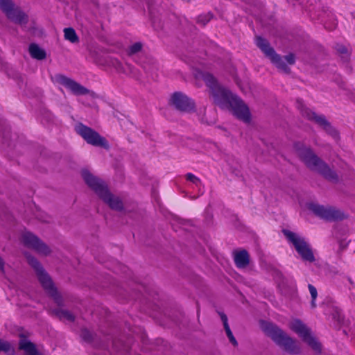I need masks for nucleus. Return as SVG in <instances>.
<instances>
[{
    "instance_id": "6ab92c4d",
    "label": "nucleus",
    "mask_w": 355,
    "mask_h": 355,
    "mask_svg": "<svg viewBox=\"0 0 355 355\" xmlns=\"http://www.w3.org/2000/svg\"><path fill=\"white\" fill-rule=\"evenodd\" d=\"M29 52L31 55L37 60H42L45 58L46 53L44 50L40 48L35 44H31L29 46Z\"/></svg>"
},
{
    "instance_id": "39448f33",
    "label": "nucleus",
    "mask_w": 355,
    "mask_h": 355,
    "mask_svg": "<svg viewBox=\"0 0 355 355\" xmlns=\"http://www.w3.org/2000/svg\"><path fill=\"white\" fill-rule=\"evenodd\" d=\"M27 259L28 263L35 269L38 279L44 289L54 300L58 305H60L62 302V297L54 286L51 277L45 272L43 268L35 258L28 256Z\"/></svg>"
},
{
    "instance_id": "c756f323",
    "label": "nucleus",
    "mask_w": 355,
    "mask_h": 355,
    "mask_svg": "<svg viewBox=\"0 0 355 355\" xmlns=\"http://www.w3.org/2000/svg\"><path fill=\"white\" fill-rule=\"evenodd\" d=\"M284 59L286 60L287 62V64H290V65H293L295 64V56L293 54H288L286 56H284Z\"/></svg>"
},
{
    "instance_id": "dca6fc26",
    "label": "nucleus",
    "mask_w": 355,
    "mask_h": 355,
    "mask_svg": "<svg viewBox=\"0 0 355 355\" xmlns=\"http://www.w3.org/2000/svg\"><path fill=\"white\" fill-rule=\"evenodd\" d=\"M19 348L24 352L25 355H42L38 352L35 345L23 335L20 336Z\"/></svg>"
},
{
    "instance_id": "4be33fe9",
    "label": "nucleus",
    "mask_w": 355,
    "mask_h": 355,
    "mask_svg": "<svg viewBox=\"0 0 355 355\" xmlns=\"http://www.w3.org/2000/svg\"><path fill=\"white\" fill-rule=\"evenodd\" d=\"M121 69H123V72L127 73L130 77L138 80H142V78L141 76V70L139 68H121Z\"/></svg>"
},
{
    "instance_id": "c85d7f7f",
    "label": "nucleus",
    "mask_w": 355,
    "mask_h": 355,
    "mask_svg": "<svg viewBox=\"0 0 355 355\" xmlns=\"http://www.w3.org/2000/svg\"><path fill=\"white\" fill-rule=\"evenodd\" d=\"M211 19L209 15L205 16H199L198 19V22L205 26Z\"/></svg>"
},
{
    "instance_id": "7c9ffc66",
    "label": "nucleus",
    "mask_w": 355,
    "mask_h": 355,
    "mask_svg": "<svg viewBox=\"0 0 355 355\" xmlns=\"http://www.w3.org/2000/svg\"><path fill=\"white\" fill-rule=\"evenodd\" d=\"M3 266H4V262L2 259V258L0 257V270L1 272H3Z\"/></svg>"
},
{
    "instance_id": "2eb2a0df",
    "label": "nucleus",
    "mask_w": 355,
    "mask_h": 355,
    "mask_svg": "<svg viewBox=\"0 0 355 355\" xmlns=\"http://www.w3.org/2000/svg\"><path fill=\"white\" fill-rule=\"evenodd\" d=\"M256 45L269 58L273 64H280L282 58L275 53L274 49L270 46L268 42L261 37H257L255 39Z\"/></svg>"
},
{
    "instance_id": "2f4dec72",
    "label": "nucleus",
    "mask_w": 355,
    "mask_h": 355,
    "mask_svg": "<svg viewBox=\"0 0 355 355\" xmlns=\"http://www.w3.org/2000/svg\"><path fill=\"white\" fill-rule=\"evenodd\" d=\"M279 69L282 71V72L287 73L290 68L284 67V68H279Z\"/></svg>"
},
{
    "instance_id": "20e7f679",
    "label": "nucleus",
    "mask_w": 355,
    "mask_h": 355,
    "mask_svg": "<svg viewBox=\"0 0 355 355\" xmlns=\"http://www.w3.org/2000/svg\"><path fill=\"white\" fill-rule=\"evenodd\" d=\"M261 327L263 331L285 351L291 354H299L300 352V347L298 343L288 336L275 324L270 322H261Z\"/></svg>"
},
{
    "instance_id": "cd10ccee",
    "label": "nucleus",
    "mask_w": 355,
    "mask_h": 355,
    "mask_svg": "<svg viewBox=\"0 0 355 355\" xmlns=\"http://www.w3.org/2000/svg\"><path fill=\"white\" fill-rule=\"evenodd\" d=\"M336 51L345 58L347 57V55H349L348 49L343 45L337 44Z\"/></svg>"
},
{
    "instance_id": "f8f14e48",
    "label": "nucleus",
    "mask_w": 355,
    "mask_h": 355,
    "mask_svg": "<svg viewBox=\"0 0 355 355\" xmlns=\"http://www.w3.org/2000/svg\"><path fill=\"white\" fill-rule=\"evenodd\" d=\"M51 80L55 83H58L65 87L71 93L75 95H85L89 92V89L82 86L75 80L61 74H55L51 77Z\"/></svg>"
},
{
    "instance_id": "f3484780",
    "label": "nucleus",
    "mask_w": 355,
    "mask_h": 355,
    "mask_svg": "<svg viewBox=\"0 0 355 355\" xmlns=\"http://www.w3.org/2000/svg\"><path fill=\"white\" fill-rule=\"evenodd\" d=\"M234 262L238 268H243L249 263V254L246 250H241L234 254Z\"/></svg>"
},
{
    "instance_id": "ddd939ff",
    "label": "nucleus",
    "mask_w": 355,
    "mask_h": 355,
    "mask_svg": "<svg viewBox=\"0 0 355 355\" xmlns=\"http://www.w3.org/2000/svg\"><path fill=\"white\" fill-rule=\"evenodd\" d=\"M21 239L26 246L34 249L39 253L46 255L50 252L49 248L31 232H24Z\"/></svg>"
},
{
    "instance_id": "0eeeda50",
    "label": "nucleus",
    "mask_w": 355,
    "mask_h": 355,
    "mask_svg": "<svg viewBox=\"0 0 355 355\" xmlns=\"http://www.w3.org/2000/svg\"><path fill=\"white\" fill-rule=\"evenodd\" d=\"M0 9L7 18L15 24L25 25L28 23V15L12 0H0Z\"/></svg>"
},
{
    "instance_id": "9b49d317",
    "label": "nucleus",
    "mask_w": 355,
    "mask_h": 355,
    "mask_svg": "<svg viewBox=\"0 0 355 355\" xmlns=\"http://www.w3.org/2000/svg\"><path fill=\"white\" fill-rule=\"evenodd\" d=\"M76 130L88 144L108 148L107 140L92 128L80 123L76 126Z\"/></svg>"
},
{
    "instance_id": "a211bd4d",
    "label": "nucleus",
    "mask_w": 355,
    "mask_h": 355,
    "mask_svg": "<svg viewBox=\"0 0 355 355\" xmlns=\"http://www.w3.org/2000/svg\"><path fill=\"white\" fill-rule=\"evenodd\" d=\"M220 318L223 321V326H224V329L225 330V332H226V334H227V336L228 337L230 343L234 345V346H236L237 345V341L236 340V338H234V336H233V334L229 327V324H228V322H227V318L225 314L224 313H220Z\"/></svg>"
},
{
    "instance_id": "412c9836",
    "label": "nucleus",
    "mask_w": 355,
    "mask_h": 355,
    "mask_svg": "<svg viewBox=\"0 0 355 355\" xmlns=\"http://www.w3.org/2000/svg\"><path fill=\"white\" fill-rule=\"evenodd\" d=\"M186 179L198 189V191L200 192V194L203 193L204 191L202 189V182L198 177L192 173H187L186 175Z\"/></svg>"
},
{
    "instance_id": "393cba45",
    "label": "nucleus",
    "mask_w": 355,
    "mask_h": 355,
    "mask_svg": "<svg viewBox=\"0 0 355 355\" xmlns=\"http://www.w3.org/2000/svg\"><path fill=\"white\" fill-rule=\"evenodd\" d=\"M142 49V44L140 42H136L132 45L130 46L128 49V53L130 55L135 54L139 52Z\"/></svg>"
},
{
    "instance_id": "b1692460",
    "label": "nucleus",
    "mask_w": 355,
    "mask_h": 355,
    "mask_svg": "<svg viewBox=\"0 0 355 355\" xmlns=\"http://www.w3.org/2000/svg\"><path fill=\"white\" fill-rule=\"evenodd\" d=\"M308 288L311 296V306L315 308L316 306L315 300L318 296L317 289L314 286L310 284L308 285Z\"/></svg>"
},
{
    "instance_id": "f257e3e1",
    "label": "nucleus",
    "mask_w": 355,
    "mask_h": 355,
    "mask_svg": "<svg viewBox=\"0 0 355 355\" xmlns=\"http://www.w3.org/2000/svg\"><path fill=\"white\" fill-rule=\"evenodd\" d=\"M194 76L197 80L205 82L216 105L221 108H230L239 119L245 123L250 121V113L248 106L236 95L220 85L212 74L201 68H196Z\"/></svg>"
},
{
    "instance_id": "bb28decb",
    "label": "nucleus",
    "mask_w": 355,
    "mask_h": 355,
    "mask_svg": "<svg viewBox=\"0 0 355 355\" xmlns=\"http://www.w3.org/2000/svg\"><path fill=\"white\" fill-rule=\"evenodd\" d=\"M80 336L86 342H90L92 338V333L85 329L81 330Z\"/></svg>"
},
{
    "instance_id": "473e14b6",
    "label": "nucleus",
    "mask_w": 355,
    "mask_h": 355,
    "mask_svg": "<svg viewBox=\"0 0 355 355\" xmlns=\"http://www.w3.org/2000/svg\"><path fill=\"white\" fill-rule=\"evenodd\" d=\"M201 121H202V123H207V121H204L202 119H201Z\"/></svg>"
},
{
    "instance_id": "f03ea898",
    "label": "nucleus",
    "mask_w": 355,
    "mask_h": 355,
    "mask_svg": "<svg viewBox=\"0 0 355 355\" xmlns=\"http://www.w3.org/2000/svg\"><path fill=\"white\" fill-rule=\"evenodd\" d=\"M83 178L87 186L92 189L104 202L115 210L123 209V202L119 197L112 195L107 185L100 178L94 176L88 170L83 169L81 172Z\"/></svg>"
},
{
    "instance_id": "6e6552de",
    "label": "nucleus",
    "mask_w": 355,
    "mask_h": 355,
    "mask_svg": "<svg viewBox=\"0 0 355 355\" xmlns=\"http://www.w3.org/2000/svg\"><path fill=\"white\" fill-rule=\"evenodd\" d=\"M290 329L297 334L316 353L321 352V345L312 336L310 329L300 320H293L289 324Z\"/></svg>"
},
{
    "instance_id": "4468645a",
    "label": "nucleus",
    "mask_w": 355,
    "mask_h": 355,
    "mask_svg": "<svg viewBox=\"0 0 355 355\" xmlns=\"http://www.w3.org/2000/svg\"><path fill=\"white\" fill-rule=\"evenodd\" d=\"M171 104L180 111L190 112L194 108L193 101L181 92L174 93L171 98Z\"/></svg>"
},
{
    "instance_id": "9d476101",
    "label": "nucleus",
    "mask_w": 355,
    "mask_h": 355,
    "mask_svg": "<svg viewBox=\"0 0 355 355\" xmlns=\"http://www.w3.org/2000/svg\"><path fill=\"white\" fill-rule=\"evenodd\" d=\"M297 107L300 110L302 114L304 117L307 118L309 120L314 121L334 137H337L336 131L331 126L323 115H318L310 109L306 107L302 100L300 99L297 101Z\"/></svg>"
},
{
    "instance_id": "aec40b11",
    "label": "nucleus",
    "mask_w": 355,
    "mask_h": 355,
    "mask_svg": "<svg viewBox=\"0 0 355 355\" xmlns=\"http://www.w3.org/2000/svg\"><path fill=\"white\" fill-rule=\"evenodd\" d=\"M64 37L66 40L71 43H77L79 42L78 36L77 35L75 30L72 28H65L63 31Z\"/></svg>"
},
{
    "instance_id": "423d86ee",
    "label": "nucleus",
    "mask_w": 355,
    "mask_h": 355,
    "mask_svg": "<svg viewBox=\"0 0 355 355\" xmlns=\"http://www.w3.org/2000/svg\"><path fill=\"white\" fill-rule=\"evenodd\" d=\"M283 233L304 261L312 263L315 261L312 248L304 237L288 230H284Z\"/></svg>"
},
{
    "instance_id": "a878e982",
    "label": "nucleus",
    "mask_w": 355,
    "mask_h": 355,
    "mask_svg": "<svg viewBox=\"0 0 355 355\" xmlns=\"http://www.w3.org/2000/svg\"><path fill=\"white\" fill-rule=\"evenodd\" d=\"M11 350L10 344L3 340L0 339V352H9Z\"/></svg>"
},
{
    "instance_id": "7ed1b4c3",
    "label": "nucleus",
    "mask_w": 355,
    "mask_h": 355,
    "mask_svg": "<svg viewBox=\"0 0 355 355\" xmlns=\"http://www.w3.org/2000/svg\"><path fill=\"white\" fill-rule=\"evenodd\" d=\"M295 148L300 159L310 169L320 173L326 179L332 181L338 179L336 173L318 158L311 148L300 143L296 144Z\"/></svg>"
},
{
    "instance_id": "5701e85b",
    "label": "nucleus",
    "mask_w": 355,
    "mask_h": 355,
    "mask_svg": "<svg viewBox=\"0 0 355 355\" xmlns=\"http://www.w3.org/2000/svg\"><path fill=\"white\" fill-rule=\"evenodd\" d=\"M57 315L60 319L66 320L69 322H72L74 320V315L67 310L60 309L57 311Z\"/></svg>"
},
{
    "instance_id": "1a4fd4ad",
    "label": "nucleus",
    "mask_w": 355,
    "mask_h": 355,
    "mask_svg": "<svg viewBox=\"0 0 355 355\" xmlns=\"http://www.w3.org/2000/svg\"><path fill=\"white\" fill-rule=\"evenodd\" d=\"M308 209L315 215L326 220H337L344 218V214L339 209L331 206H324L315 202L308 204Z\"/></svg>"
}]
</instances>
